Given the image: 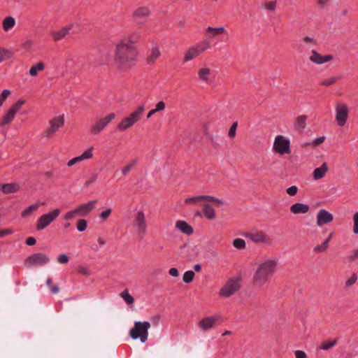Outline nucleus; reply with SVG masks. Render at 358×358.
Here are the masks:
<instances>
[{"mask_svg": "<svg viewBox=\"0 0 358 358\" xmlns=\"http://www.w3.org/2000/svg\"><path fill=\"white\" fill-rule=\"evenodd\" d=\"M141 38L138 32H133L118 41L114 48L113 65L121 72L129 71L136 64L138 51L136 44Z\"/></svg>", "mask_w": 358, "mask_h": 358, "instance_id": "nucleus-1", "label": "nucleus"}, {"mask_svg": "<svg viewBox=\"0 0 358 358\" xmlns=\"http://www.w3.org/2000/svg\"><path fill=\"white\" fill-rule=\"evenodd\" d=\"M279 266L278 258L264 255L258 261L252 276L255 286L262 287L268 284L271 278L277 273Z\"/></svg>", "mask_w": 358, "mask_h": 358, "instance_id": "nucleus-2", "label": "nucleus"}, {"mask_svg": "<svg viewBox=\"0 0 358 358\" xmlns=\"http://www.w3.org/2000/svg\"><path fill=\"white\" fill-rule=\"evenodd\" d=\"M210 41L208 39L202 40L191 46H189L184 52L182 62L187 63L194 60L210 49Z\"/></svg>", "mask_w": 358, "mask_h": 358, "instance_id": "nucleus-3", "label": "nucleus"}, {"mask_svg": "<svg viewBox=\"0 0 358 358\" xmlns=\"http://www.w3.org/2000/svg\"><path fill=\"white\" fill-rule=\"evenodd\" d=\"M144 112V106L141 105L136 107L132 112L120 121L117 126V130L124 131L132 127L141 120Z\"/></svg>", "mask_w": 358, "mask_h": 358, "instance_id": "nucleus-4", "label": "nucleus"}, {"mask_svg": "<svg viewBox=\"0 0 358 358\" xmlns=\"http://www.w3.org/2000/svg\"><path fill=\"white\" fill-rule=\"evenodd\" d=\"M25 103L24 99H19L4 110L0 117V128H3L11 124Z\"/></svg>", "mask_w": 358, "mask_h": 358, "instance_id": "nucleus-5", "label": "nucleus"}, {"mask_svg": "<svg viewBox=\"0 0 358 358\" xmlns=\"http://www.w3.org/2000/svg\"><path fill=\"white\" fill-rule=\"evenodd\" d=\"M96 203V201L92 200L80 204L75 208L65 213L63 215V219L66 221H69L77 217H86L94 208Z\"/></svg>", "mask_w": 358, "mask_h": 358, "instance_id": "nucleus-6", "label": "nucleus"}, {"mask_svg": "<svg viewBox=\"0 0 358 358\" xmlns=\"http://www.w3.org/2000/svg\"><path fill=\"white\" fill-rule=\"evenodd\" d=\"M241 276L229 278L220 287L219 296L222 298L227 299L235 294L241 289Z\"/></svg>", "mask_w": 358, "mask_h": 358, "instance_id": "nucleus-7", "label": "nucleus"}, {"mask_svg": "<svg viewBox=\"0 0 358 358\" xmlns=\"http://www.w3.org/2000/svg\"><path fill=\"white\" fill-rule=\"evenodd\" d=\"M150 326L149 322H135L134 327L129 331V336L134 340L140 339L142 343H145L148 340Z\"/></svg>", "mask_w": 358, "mask_h": 358, "instance_id": "nucleus-8", "label": "nucleus"}, {"mask_svg": "<svg viewBox=\"0 0 358 358\" xmlns=\"http://www.w3.org/2000/svg\"><path fill=\"white\" fill-rule=\"evenodd\" d=\"M350 116V108L348 103L338 101L335 103L334 120L337 126L343 127L348 122Z\"/></svg>", "mask_w": 358, "mask_h": 358, "instance_id": "nucleus-9", "label": "nucleus"}, {"mask_svg": "<svg viewBox=\"0 0 358 358\" xmlns=\"http://www.w3.org/2000/svg\"><path fill=\"white\" fill-rule=\"evenodd\" d=\"M61 210L55 208L49 212L41 215L36 221V229L37 231H41L48 227L54 222L60 215Z\"/></svg>", "mask_w": 358, "mask_h": 358, "instance_id": "nucleus-10", "label": "nucleus"}, {"mask_svg": "<svg viewBox=\"0 0 358 358\" xmlns=\"http://www.w3.org/2000/svg\"><path fill=\"white\" fill-rule=\"evenodd\" d=\"M273 151L280 155H289L292 152L290 139L284 135H277L273 141Z\"/></svg>", "mask_w": 358, "mask_h": 358, "instance_id": "nucleus-11", "label": "nucleus"}, {"mask_svg": "<svg viewBox=\"0 0 358 358\" xmlns=\"http://www.w3.org/2000/svg\"><path fill=\"white\" fill-rule=\"evenodd\" d=\"M245 237L255 244H263L267 246L273 245V238L268 235L266 231L261 229H257L248 232Z\"/></svg>", "mask_w": 358, "mask_h": 358, "instance_id": "nucleus-12", "label": "nucleus"}, {"mask_svg": "<svg viewBox=\"0 0 358 358\" xmlns=\"http://www.w3.org/2000/svg\"><path fill=\"white\" fill-rule=\"evenodd\" d=\"M133 227L136 232L141 236H144L148 230V222L143 210H136L133 216Z\"/></svg>", "mask_w": 358, "mask_h": 358, "instance_id": "nucleus-13", "label": "nucleus"}, {"mask_svg": "<svg viewBox=\"0 0 358 358\" xmlns=\"http://www.w3.org/2000/svg\"><path fill=\"white\" fill-rule=\"evenodd\" d=\"M115 117L116 115L114 113H110L106 116L96 120L90 127V133L93 135L100 134Z\"/></svg>", "mask_w": 358, "mask_h": 358, "instance_id": "nucleus-14", "label": "nucleus"}, {"mask_svg": "<svg viewBox=\"0 0 358 358\" xmlns=\"http://www.w3.org/2000/svg\"><path fill=\"white\" fill-rule=\"evenodd\" d=\"M64 125V115L53 117L48 121V127L44 131L45 136L50 138L56 134Z\"/></svg>", "mask_w": 358, "mask_h": 358, "instance_id": "nucleus-15", "label": "nucleus"}, {"mask_svg": "<svg viewBox=\"0 0 358 358\" xmlns=\"http://www.w3.org/2000/svg\"><path fill=\"white\" fill-rule=\"evenodd\" d=\"M49 262L50 259L48 256H47L45 254L38 252L34 253L25 259L24 265L27 267L43 266L48 264Z\"/></svg>", "mask_w": 358, "mask_h": 358, "instance_id": "nucleus-16", "label": "nucleus"}, {"mask_svg": "<svg viewBox=\"0 0 358 358\" xmlns=\"http://www.w3.org/2000/svg\"><path fill=\"white\" fill-rule=\"evenodd\" d=\"M334 57L331 55H321L315 50H312L310 52L308 59L310 62L321 65L332 61Z\"/></svg>", "mask_w": 358, "mask_h": 358, "instance_id": "nucleus-17", "label": "nucleus"}, {"mask_svg": "<svg viewBox=\"0 0 358 358\" xmlns=\"http://www.w3.org/2000/svg\"><path fill=\"white\" fill-rule=\"evenodd\" d=\"M212 73L213 70L210 66L207 65L202 66L198 69L197 79L202 83L208 84L210 82Z\"/></svg>", "mask_w": 358, "mask_h": 358, "instance_id": "nucleus-18", "label": "nucleus"}, {"mask_svg": "<svg viewBox=\"0 0 358 358\" xmlns=\"http://www.w3.org/2000/svg\"><path fill=\"white\" fill-rule=\"evenodd\" d=\"M334 220L333 215L325 209H320L316 215V222L318 227L329 224Z\"/></svg>", "mask_w": 358, "mask_h": 358, "instance_id": "nucleus-19", "label": "nucleus"}, {"mask_svg": "<svg viewBox=\"0 0 358 358\" xmlns=\"http://www.w3.org/2000/svg\"><path fill=\"white\" fill-rule=\"evenodd\" d=\"M73 28V24H69L66 27H62L57 31H52L50 33L53 41H59L64 39L67 35L69 34L71 30Z\"/></svg>", "mask_w": 358, "mask_h": 358, "instance_id": "nucleus-20", "label": "nucleus"}, {"mask_svg": "<svg viewBox=\"0 0 358 358\" xmlns=\"http://www.w3.org/2000/svg\"><path fill=\"white\" fill-rule=\"evenodd\" d=\"M219 319L218 316H209L203 318L199 322V327L204 331L213 328Z\"/></svg>", "mask_w": 358, "mask_h": 358, "instance_id": "nucleus-21", "label": "nucleus"}, {"mask_svg": "<svg viewBox=\"0 0 358 358\" xmlns=\"http://www.w3.org/2000/svg\"><path fill=\"white\" fill-rule=\"evenodd\" d=\"M290 212L294 215L306 214L309 210L308 205L303 203H296L290 206Z\"/></svg>", "mask_w": 358, "mask_h": 358, "instance_id": "nucleus-22", "label": "nucleus"}, {"mask_svg": "<svg viewBox=\"0 0 358 358\" xmlns=\"http://www.w3.org/2000/svg\"><path fill=\"white\" fill-rule=\"evenodd\" d=\"M329 171L328 164L327 162H323L322 165L316 168L313 172V178L315 180H318L323 178Z\"/></svg>", "mask_w": 358, "mask_h": 358, "instance_id": "nucleus-23", "label": "nucleus"}, {"mask_svg": "<svg viewBox=\"0 0 358 358\" xmlns=\"http://www.w3.org/2000/svg\"><path fill=\"white\" fill-rule=\"evenodd\" d=\"M176 227L182 233L187 235H190L193 233L192 227L187 222L183 220H178L176 223Z\"/></svg>", "mask_w": 358, "mask_h": 358, "instance_id": "nucleus-24", "label": "nucleus"}, {"mask_svg": "<svg viewBox=\"0 0 358 358\" xmlns=\"http://www.w3.org/2000/svg\"><path fill=\"white\" fill-rule=\"evenodd\" d=\"M0 190L4 194H11L20 190V185L17 183H5L0 185Z\"/></svg>", "mask_w": 358, "mask_h": 358, "instance_id": "nucleus-25", "label": "nucleus"}, {"mask_svg": "<svg viewBox=\"0 0 358 358\" xmlns=\"http://www.w3.org/2000/svg\"><path fill=\"white\" fill-rule=\"evenodd\" d=\"M161 56V52L159 48L157 45H155L152 48L150 53L148 57L147 62L150 64L155 63L157 59Z\"/></svg>", "mask_w": 358, "mask_h": 358, "instance_id": "nucleus-26", "label": "nucleus"}, {"mask_svg": "<svg viewBox=\"0 0 358 358\" xmlns=\"http://www.w3.org/2000/svg\"><path fill=\"white\" fill-rule=\"evenodd\" d=\"M16 24L15 19L12 16L6 17L2 21V28L6 32L11 30Z\"/></svg>", "mask_w": 358, "mask_h": 358, "instance_id": "nucleus-27", "label": "nucleus"}, {"mask_svg": "<svg viewBox=\"0 0 358 358\" xmlns=\"http://www.w3.org/2000/svg\"><path fill=\"white\" fill-rule=\"evenodd\" d=\"M203 213L205 217L212 220L216 217L215 209L208 203H204L203 206Z\"/></svg>", "mask_w": 358, "mask_h": 358, "instance_id": "nucleus-28", "label": "nucleus"}, {"mask_svg": "<svg viewBox=\"0 0 358 358\" xmlns=\"http://www.w3.org/2000/svg\"><path fill=\"white\" fill-rule=\"evenodd\" d=\"M41 203L39 201H37L35 203L28 206L23 211H22L21 216L22 217H29L38 209Z\"/></svg>", "mask_w": 358, "mask_h": 358, "instance_id": "nucleus-29", "label": "nucleus"}, {"mask_svg": "<svg viewBox=\"0 0 358 358\" xmlns=\"http://www.w3.org/2000/svg\"><path fill=\"white\" fill-rule=\"evenodd\" d=\"M150 14V8L147 6H139L134 11V15L139 17H147Z\"/></svg>", "mask_w": 358, "mask_h": 358, "instance_id": "nucleus-30", "label": "nucleus"}, {"mask_svg": "<svg viewBox=\"0 0 358 358\" xmlns=\"http://www.w3.org/2000/svg\"><path fill=\"white\" fill-rule=\"evenodd\" d=\"M206 32V34H210L211 36L214 37L225 33L226 29L223 26L217 27H207Z\"/></svg>", "mask_w": 358, "mask_h": 358, "instance_id": "nucleus-31", "label": "nucleus"}, {"mask_svg": "<svg viewBox=\"0 0 358 358\" xmlns=\"http://www.w3.org/2000/svg\"><path fill=\"white\" fill-rule=\"evenodd\" d=\"M45 69L44 63L42 62H38L32 65L29 69V73L31 76H36L39 71H42Z\"/></svg>", "mask_w": 358, "mask_h": 358, "instance_id": "nucleus-32", "label": "nucleus"}, {"mask_svg": "<svg viewBox=\"0 0 358 358\" xmlns=\"http://www.w3.org/2000/svg\"><path fill=\"white\" fill-rule=\"evenodd\" d=\"M13 56V52L11 50L6 49L0 46V63L10 59Z\"/></svg>", "mask_w": 358, "mask_h": 358, "instance_id": "nucleus-33", "label": "nucleus"}, {"mask_svg": "<svg viewBox=\"0 0 358 358\" xmlns=\"http://www.w3.org/2000/svg\"><path fill=\"white\" fill-rule=\"evenodd\" d=\"M94 148L93 146H90L85 150H84L80 155V157L82 159L83 162L92 159L94 157Z\"/></svg>", "mask_w": 358, "mask_h": 358, "instance_id": "nucleus-34", "label": "nucleus"}, {"mask_svg": "<svg viewBox=\"0 0 358 358\" xmlns=\"http://www.w3.org/2000/svg\"><path fill=\"white\" fill-rule=\"evenodd\" d=\"M12 91L9 89H3L0 92V108L3 107L7 99L11 96Z\"/></svg>", "mask_w": 358, "mask_h": 358, "instance_id": "nucleus-35", "label": "nucleus"}, {"mask_svg": "<svg viewBox=\"0 0 358 358\" xmlns=\"http://www.w3.org/2000/svg\"><path fill=\"white\" fill-rule=\"evenodd\" d=\"M184 202L187 205H197L203 202V195L186 198Z\"/></svg>", "mask_w": 358, "mask_h": 358, "instance_id": "nucleus-36", "label": "nucleus"}, {"mask_svg": "<svg viewBox=\"0 0 358 358\" xmlns=\"http://www.w3.org/2000/svg\"><path fill=\"white\" fill-rule=\"evenodd\" d=\"M120 296L128 305L133 304L134 302V298L129 293V291L127 289L124 290L122 292H121Z\"/></svg>", "mask_w": 358, "mask_h": 358, "instance_id": "nucleus-37", "label": "nucleus"}, {"mask_svg": "<svg viewBox=\"0 0 358 358\" xmlns=\"http://www.w3.org/2000/svg\"><path fill=\"white\" fill-rule=\"evenodd\" d=\"M302 41L309 46H314L317 44V40L314 36H305L302 38Z\"/></svg>", "mask_w": 358, "mask_h": 358, "instance_id": "nucleus-38", "label": "nucleus"}, {"mask_svg": "<svg viewBox=\"0 0 358 358\" xmlns=\"http://www.w3.org/2000/svg\"><path fill=\"white\" fill-rule=\"evenodd\" d=\"M34 42L32 39H27L22 43V48L26 52H31L34 50Z\"/></svg>", "mask_w": 358, "mask_h": 358, "instance_id": "nucleus-39", "label": "nucleus"}, {"mask_svg": "<svg viewBox=\"0 0 358 358\" xmlns=\"http://www.w3.org/2000/svg\"><path fill=\"white\" fill-rule=\"evenodd\" d=\"M87 228V221L84 219H80L76 222V229L79 232L85 231Z\"/></svg>", "mask_w": 358, "mask_h": 358, "instance_id": "nucleus-40", "label": "nucleus"}, {"mask_svg": "<svg viewBox=\"0 0 358 358\" xmlns=\"http://www.w3.org/2000/svg\"><path fill=\"white\" fill-rule=\"evenodd\" d=\"M136 161L132 160L128 162L124 166L122 169V173L125 176L127 175L136 165Z\"/></svg>", "mask_w": 358, "mask_h": 358, "instance_id": "nucleus-41", "label": "nucleus"}, {"mask_svg": "<svg viewBox=\"0 0 358 358\" xmlns=\"http://www.w3.org/2000/svg\"><path fill=\"white\" fill-rule=\"evenodd\" d=\"M352 232L355 235H358V211L352 215Z\"/></svg>", "mask_w": 358, "mask_h": 358, "instance_id": "nucleus-42", "label": "nucleus"}, {"mask_svg": "<svg viewBox=\"0 0 358 358\" xmlns=\"http://www.w3.org/2000/svg\"><path fill=\"white\" fill-rule=\"evenodd\" d=\"M233 245L234 248H236L237 249L243 250V249L245 248L246 243L242 238H235L233 241Z\"/></svg>", "mask_w": 358, "mask_h": 358, "instance_id": "nucleus-43", "label": "nucleus"}, {"mask_svg": "<svg viewBox=\"0 0 358 358\" xmlns=\"http://www.w3.org/2000/svg\"><path fill=\"white\" fill-rule=\"evenodd\" d=\"M46 284L51 292L53 294H57L59 292V287L57 285H52V280L51 278H48L46 280Z\"/></svg>", "mask_w": 358, "mask_h": 358, "instance_id": "nucleus-44", "label": "nucleus"}, {"mask_svg": "<svg viewBox=\"0 0 358 358\" xmlns=\"http://www.w3.org/2000/svg\"><path fill=\"white\" fill-rule=\"evenodd\" d=\"M336 343H337L336 339H334L332 341H325L322 343L321 348L324 350H327L333 348L334 345H336Z\"/></svg>", "mask_w": 358, "mask_h": 358, "instance_id": "nucleus-45", "label": "nucleus"}, {"mask_svg": "<svg viewBox=\"0 0 358 358\" xmlns=\"http://www.w3.org/2000/svg\"><path fill=\"white\" fill-rule=\"evenodd\" d=\"M195 276L194 272L192 271H186L182 277V280L185 283L191 282Z\"/></svg>", "mask_w": 358, "mask_h": 358, "instance_id": "nucleus-46", "label": "nucleus"}, {"mask_svg": "<svg viewBox=\"0 0 358 358\" xmlns=\"http://www.w3.org/2000/svg\"><path fill=\"white\" fill-rule=\"evenodd\" d=\"M357 275L356 273H352L345 282V287H350L352 286L357 280Z\"/></svg>", "mask_w": 358, "mask_h": 358, "instance_id": "nucleus-47", "label": "nucleus"}, {"mask_svg": "<svg viewBox=\"0 0 358 358\" xmlns=\"http://www.w3.org/2000/svg\"><path fill=\"white\" fill-rule=\"evenodd\" d=\"M82 162V159L80 158V155H78L69 160L66 165L68 167H72L73 166L79 164Z\"/></svg>", "mask_w": 358, "mask_h": 358, "instance_id": "nucleus-48", "label": "nucleus"}, {"mask_svg": "<svg viewBox=\"0 0 358 358\" xmlns=\"http://www.w3.org/2000/svg\"><path fill=\"white\" fill-rule=\"evenodd\" d=\"M166 108V103L163 101H158L155 106L154 110L156 111V113L162 112Z\"/></svg>", "mask_w": 358, "mask_h": 358, "instance_id": "nucleus-49", "label": "nucleus"}, {"mask_svg": "<svg viewBox=\"0 0 358 358\" xmlns=\"http://www.w3.org/2000/svg\"><path fill=\"white\" fill-rule=\"evenodd\" d=\"M337 81V78L335 77L329 78L327 79L323 80L321 82V85L324 86H330L331 85H334Z\"/></svg>", "mask_w": 358, "mask_h": 358, "instance_id": "nucleus-50", "label": "nucleus"}, {"mask_svg": "<svg viewBox=\"0 0 358 358\" xmlns=\"http://www.w3.org/2000/svg\"><path fill=\"white\" fill-rule=\"evenodd\" d=\"M78 272L80 274H82L84 275H90L91 273L90 269L87 266H83V265H80L78 267Z\"/></svg>", "mask_w": 358, "mask_h": 358, "instance_id": "nucleus-51", "label": "nucleus"}, {"mask_svg": "<svg viewBox=\"0 0 358 358\" xmlns=\"http://www.w3.org/2000/svg\"><path fill=\"white\" fill-rule=\"evenodd\" d=\"M328 248V247L326 245L325 243H322L320 245H316L314 248H313V251L315 252V253H321V252H324L327 250V249Z\"/></svg>", "mask_w": 358, "mask_h": 358, "instance_id": "nucleus-52", "label": "nucleus"}, {"mask_svg": "<svg viewBox=\"0 0 358 358\" xmlns=\"http://www.w3.org/2000/svg\"><path fill=\"white\" fill-rule=\"evenodd\" d=\"M112 213V210L110 208H106V210H103L100 215H99V217L102 220H106L109 216Z\"/></svg>", "mask_w": 358, "mask_h": 358, "instance_id": "nucleus-53", "label": "nucleus"}, {"mask_svg": "<svg viewBox=\"0 0 358 358\" xmlns=\"http://www.w3.org/2000/svg\"><path fill=\"white\" fill-rule=\"evenodd\" d=\"M237 127H238V123L237 122H234L233 124L231 125V127H230V129L229 130L228 136L231 138H233L235 137Z\"/></svg>", "mask_w": 358, "mask_h": 358, "instance_id": "nucleus-54", "label": "nucleus"}, {"mask_svg": "<svg viewBox=\"0 0 358 358\" xmlns=\"http://www.w3.org/2000/svg\"><path fill=\"white\" fill-rule=\"evenodd\" d=\"M275 8L276 1H268L264 3V8L268 10L273 11L275 9Z\"/></svg>", "mask_w": 358, "mask_h": 358, "instance_id": "nucleus-55", "label": "nucleus"}, {"mask_svg": "<svg viewBox=\"0 0 358 358\" xmlns=\"http://www.w3.org/2000/svg\"><path fill=\"white\" fill-rule=\"evenodd\" d=\"M69 261V257L66 254H60L57 257V262L61 264H67Z\"/></svg>", "mask_w": 358, "mask_h": 358, "instance_id": "nucleus-56", "label": "nucleus"}, {"mask_svg": "<svg viewBox=\"0 0 358 358\" xmlns=\"http://www.w3.org/2000/svg\"><path fill=\"white\" fill-rule=\"evenodd\" d=\"M299 191L298 187L296 185H292L286 189V192L289 196H295Z\"/></svg>", "mask_w": 358, "mask_h": 358, "instance_id": "nucleus-57", "label": "nucleus"}, {"mask_svg": "<svg viewBox=\"0 0 358 358\" xmlns=\"http://www.w3.org/2000/svg\"><path fill=\"white\" fill-rule=\"evenodd\" d=\"M348 259L350 261H355L358 259V248L354 250L349 255Z\"/></svg>", "mask_w": 358, "mask_h": 358, "instance_id": "nucleus-58", "label": "nucleus"}, {"mask_svg": "<svg viewBox=\"0 0 358 358\" xmlns=\"http://www.w3.org/2000/svg\"><path fill=\"white\" fill-rule=\"evenodd\" d=\"M13 231L11 229H6L0 231V237H3L12 234Z\"/></svg>", "mask_w": 358, "mask_h": 358, "instance_id": "nucleus-59", "label": "nucleus"}, {"mask_svg": "<svg viewBox=\"0 0 358 358\" xmlns=\"http://www.w3.org/2000/svg\"><path fill=\"white\" fill-rule=\"evenodd\" d=\"M294 355L296 358H307L306 352L302 350H296Z\"/></svg>", "mask_w": 358, "mask_h": 358, "instance_id": "nucleus-60", "label": "nucleus"}, {"mask_svg": "<svg viewBox=\"0 0 358 358\" xmlns=\"http://www.w3.org/2000/svg\"><path fill=\"white\" fill-rule=\"evenodd\" d=\"M316 2L320 8H324L329 3L330 0H316Z\"/></svg>", "mask_w": 358, "mask_h": 358, "instance_id": "nucleus-61", "label": "nucleus"}, {"mask_svg": "<svg viewBox=\"0 0 358 358\" xmlns=\"http://www.w3.org/2000/svg\"><path fill=\"white\" fill-rule=\"evenodd\" d=\"M169 273L170 275L173 277H178L179 271L176 268H171L169 271Z\"/></svg>", "mask_w": 358, "mask_h": 358, "instance_id": "nucleus-62", "label": "nucleus"}, {"mask_svg": "<svg viewBox=\"0 0 358 358\" xmlns=\"http://www.w3.org/2000/svg\"><path fill=\"white\" fill-rule=\"evenodd\" d=\"M324 139H325L324 136L318 137V138L314 139L313 143L315 145H320V144L322 143L324 141Z\"/></svg>", "mask_w": 358, "mask_h": 358, "instance_id": "nucleus-63", "label": "nucleus"}, {"mask_svg": "<svg viewBox=\"0 0 358 358\" xmlns=\"http://www.w3.org/2000/svg\"><path fill=\"white\" fill-rule=\"evenodd\" d=\"M26 243L28 245H34L36 243V239L34 237H29L26 240Z\"/></svg>", "mask_w": 358, "mask_h": 358, "instance_id": "nucleus-64", "label": "nucleus"}]
</instances>
